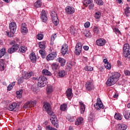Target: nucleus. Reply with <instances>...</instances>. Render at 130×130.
I'll return each instance as SVG.
<instances>
[{
    "label": "nucleus",
    "instance_id": "obj_1",
    "mask_svg": "<svg viewBox=\"0 0 130 130\" xmlns=\"http://www.w3.org/2000/svg\"><path fill=\"white\" fill-rule=\"evenodd\" d=\"M9 28L10 30V32L8 31H6L7 35L9 37H14V34L16 33V30H17V25H16V22H12L9 24Z\"/></svg>",
    "mask_w": 130,
    "mask_h": 130
},
{
    "label": "nucleus",
    "instance_id": "obj_2",
    "mask_svg": "<svg viewBox=\"0 0 130 130\" xmlns=\"http://www.w3.org/2000/svg\"><path fill=\"white\" fill-rule=\"evenodd\" d=\"M41 79H42L37 82V85L38 87L42 88V87H45V86L47 85V78L43 75Z\"/></svg>",
    "mask_w": 130,
    "mask_h": 130
},
{
    "label": "nucleus",
    "instance_id": "obj_3",
    "mask_svg": "<svg viewBox=\"0 0 130 130\" xmlns=\"http://www.w3.org/2000/svg\"><path fill=\"white\" fill-rule=\"evenodd\" d=\"M94 108L96 110H100L101 109H104V106L102 104V101L100 98H98L96 101V103L94 105Z\"/></svg>",
    "mask_w": 130,
    "mask_h": 130
},
{
    "label": "nucleus",
    "instance_id": "obj_4",
    "mask_svg": "<svg viewBox=\"0 0 130 130\" xmlns=\"http://www.w3.org/2000/svg\"><path fill=\"white\" fill-rule=\"evenodd\" d=\"M43 109L45 110L48 114H51L52 112V109H51V105L48 103H46L44 104L43 107Z\"/></svg>",
    "mask_w": 130,
    "mask_h": 130
},
{
    "label": "nucleus",
    "instance_id": "obj_5",
    "mask_svg": "<svg viewBox=\"0 0 130 130\" xmlns=\"http://www.w3.org/2000/svg\"><path fill=\"white\" fill-rule=\"evenodd\" d=\"M81 52H82V44L78 43L76 46L75 53L76 55H80Z\"/></svg>",
    "mask_w": 130,
    "mask_h": 130
},
{
    "label": "nucleus",
    "instance_id": "obj_6",
    "mask_svg": "<svg viewBox=\"0 0 130 130\" xmlns=\"http://www.w3.org/2000/svg\"><path fill=\"white\" fill-rule=\"evenodd\" d=\"M19 49V45L18 44H14L13 45L11 48H10L8 50V53H14L15 51H17Z\"/></svg>",
    "mask_w": 130,
    "mask_h": 130
},
{
    "label": "nucleus",
    "instance_id": "obj_7",
    "mask_svg": "<svg viewBox=\"0 0 130 130\" xmlns=\"http://www.w3.org/2000/svg\"><path fill=\"white\" fill-rule=\"evenodd\" d=\"M116 82L117 81L114 78L110 76L106 81V85L109 87H110V86L114 85Z\"/></svg>",
    "mask_w": 130,
    "mask_h": 130
},
{
    "label": "nucleus",
    "instance_id": "obj_8",
    "mask_svg": "<svg viewBox=\"0 0 130 130\" xmlns=\"http://www.w3.org/2000/svg\"><path fill=\"white\" fill-rule=\"evenodd\" d=\"M65 11L68 15H73L75 13V8L70 6H67Z\"/></svg>",
    "mask_w": 130,
    "mask_h": 130
},
{
    "label": "nucleus",
    "instance_id": "obj_9",
    "mask_svg": "<svg viewBox=\"0 0 130 130\" xmlns=\"http://www.w3.org/2000/svg\"><path fill=\"white\" fill-rule=\"evenodd\" d=\"M56 52H53L50 53L49 54H48L46 57L47 60H53L56 57Z\"/></svg>",
    "mask_w": 130,
    "mask_h": 130
},
{
    "label": "nucleus",
    "instance_id": "obj_10",
    "mask_svg": "<svg viewBox=\"0 0 130 130\" xmlns=\"http://www.w3.org/2000/svg\"><path fill=\"white\" fill-rule=\"evenodd\" d=\"M85 87L87 91H91L94 89V85L93 83L90 82V81H87L85 84Z\"/></svg>",
    "mask_w": 130,
    "mask_h": 130
},
{
    "label": "nucleus",
    "instance_id": "obj_11",
    "mask_svg": "<svg viewBox=\"0 0 130 130\" xmlns=\"http://www.w3.org/2000/svg\"><path fill=\"white\" fill-rule=\"evenodd\" d=\"M106 44V40L104 39H100L96 41V44L98 46H103V45H105Z\"/></svg>",
    "mask_w": 130,
    "mask_h": 130
},
{
    "label": "nucleus",
    "instance_id": "obj_12",
    "mask_svg": "<svg viewBox=\"0 0 130 130\" xmlns=\"http://www.w3.org/2000/svg\"><path fill=\"white\" fill-rule=\"evenodd\" d=\"M26 26H27V25L25 23L21 24V32L22 34H23L24 35L28 32V28L26 27Z\"/></svg>",
    "mask_w": 130,
    "mask_h": 130
},
{
    "label": "nucleus",
    "instance_id": "obj_13",
    "mask_svg": "<svg viewBox=\"0 0 130 130\" xmlns=\"http://www.w3.org/2000/svg\"><path fill=\"white\" fill-rule=\"evenodd\" d=\"M41 19L42 22L45 23L47 21V16H46V13L45 10H42L41 13Z\"/></svg>",
    "mask_w": 130,
    "mask_h": 130
},
{
    "label": "nucleus",
    "instance_id": "obj_14",
    "mask_svg": "<svg viewBox=\"0 0 130 130\" xmlns=\"http://www.w3.org/2000/svg\"><path fill=\"white\" fill-rule=\"evenodd\" d=\"M61 52L62 55H66L68 52V45L65 44L62 46V48L61 49Z\"/></svg>",
    "mask_w": 130,
    "mask_h": 130
},
{
    "label": "nucleus",
    "instance_id": "obj_15",
    "mask_svg": "<svg viewBox=\"0 0 130 130\" xmlns=\"http://www.w3.org/2000/svg\"><path fill=\"white\" fill-rule=\"evenodd\" d=\"M118 130H125L127 128V126L124 124H119L116 126Z\"/></svg>",
    "mask_w": 130,
    "mask_h": 130
},
{
    "label": "nucleus",
    "instance_id": "obj_16",
    "mask_svg": "<svg viewBox=\"0 0 130 130\" xmlns=\"http://www.w3.org/2000/svg\"><path fill=\"white\" fill-rule=\"evenodd\" d=\"M18 107H19V106L17 105V103H13V104L9 106L8 109L10 111H14V110H15L16 108H18Z\"/></svg>",
    "mask_w": 130,
    "mask_h": 130
},
{
    "label": "nucleus",
    "instance_id": "obj_17",
    "mask_svg": "<svg viewBox=\"0 0 130 130\" xmlns=\"http://www.w3.org/2000/svg\"><path fill=\"white\" fill-rule=\"evenodd\" d=\"M66 95L68 98V99H69V100H71L70 98H72V97H73V90L72 88H69L67 90Z\"/></svg>",
    "mask_w": 130,
    "mask_h": 130
},
{
    "label": "nucleus",
    "instance_id": "obj_18",
    "mask_svg": "<svg viewBox=\"0 0 130 130\" xmlns=\"http://www.w3.org/2000/svg\"><path fill=\"white\" fill-rule=\"evenodd\" d=\"M79 104L80 105V112L81 114H83L85 112V110L86 109V106L83 102H79Z\"/></svg>",
    "mask_w": 130,
    "mask_h": 130
},
{
    "label": "nucleus",
    "instance_id": "obj_19",
    "mask_svg": "<svg viewBox=\"0 0 130 130\" xmlns=\"http://www.w3.org/2000/svg\"><path fill=\"white\" fill-rule=\"evenodd\" d=\"M111 77L117 81H118L119 78L120 77V74L118 72H114L112 73Z\"/></svg>",
    "mask_w": 130,
    "mask_h": 130
},
{
    "label": "nucleus",
    "instance_id": "obj_20",
    "mask_svg": "<svg viewBox=\"0 0 130 130\" xmlns=\"http://www.w3.org/2000/svg\"><path fill=\"white\" fill-rule=\"evenodd\" d=\"M126 7L124 9V13H123V15L126 16V17H128L130 14V8L127 4H126Z\"/></svg>",
    "mask_w": 130,
    "mask_h": 130
},
{
    "label": "nucleus",
    "instance_id": "obj_21",
    "mask_svg": "<svg viewBox=\"0 0 130 130\" xmlns=\"http://www.w3.org/2000/svg\"><path fill=\"white\" fill-rule=\"evenodd\" d=\"M33 75V73L29 72V73H26L23 74L22 78L23 79H24L25 80H28L29 78L31 77V76Z\"/></svg>",
    "mask_w": 130,
    "mask_h": 130
},
{
    "label": "nucleus",
    "instance_id": "obj_22",
    "mask_svg": "<svg viewBox=\"0 0 130 130\" xmlns=\"http://www.w3.org/2000/svg\"><path fill=\"white\" fill-rule=\"evenodd\" d=\"M57 61L60 62L61 67H63L66 64V60L63 58L58 57Z\"/></svg>",
    "mask_w": 130,
    "mask_h": 130
},
{
    "label": "nucleus",
    "instance_id": "obj_23",
    "mask_svg": "<svg viewBox=\"0 0 130 130\" xmlns=\"http://www.w3.org/2000/svg\"><path fill=\"white\" fill-rule=\"evenodd\" d=\"M83 121L84 119L82 117H79L77 118V120L75 121L76 125H80V124H82V123H83Z\"/></svg>",
    "mask_w": 130,
    "mask_h": 130
},
{
    "label": "nucleus",
    "instance_id": "obj_24",
    "mask_svg": "<svg viewBox=\"0 0 130 130\" xmlns=\"http://www.w3.org/2000/svg\"><path fill=\"white\" fill-rule=\"evenodd\" d=\"M30 59L31 62L35 63L36 62V56L35 55V53H31L30 55Z\"/></svg>",
    "mask_w": 130,
    "mask_h": 130
},
{
    "label": "nucleus",
    "instance_id": "obj_25",
    "mask_svg": "<svg viewBox=\"0 0 130 130\" xmlns=\"http://www.w3.org/2000/svg\"><path fill=\"white\" fill-rule=\"evenodd\" d=\"M46 44V41H43L42 42H40L39 44V46L41 49L44 50L45 49V45Z\"/></svg>",
    "mask_w": 130,
    "mask_h": 130
},
{
    "label": "nucleus",
    "instance_id": "obj_26",
    "mask_svg": "<svg viewBox=\"0 0 130 130\" xmlns=\"http://www.w3.org/2000/svg\"><path fill=\"white\" fill-rule=\"evenodd\" d=\"M51 68L53 71H56L58 69V63L54 62L51 64Z\"/></svg>",
    "mask_w": 130,
    "mask_h": 130
},
{
    "label": "nucleus",
    "instance_id": "obj_27",
    "mask_svg": "<svg viewBox=\"0 0 130 130\" xmlns=\"http://www.w3.org/2000/svg\"><path fill=\"white\" fill-rule=\"evenodd\" d=\"M50 115V120L52 121V120H55L56 121V120H57V118H56V115H55V114H54V113H53L52 111L51 112V114H49Z\"/></svg>",
    "mask_w": 130,
    "mask_h": 130
},
{
    "label": "nucleus",
    "instance_id": "obj_28",
    "mask_svg": "<svg viewBox=\"0 0 130 130\" xmlns=\"http://www.w3.org/2000/svg\"><path fill=\"white\" fill-rule=\"evenodd\" d=\"M46 90L48 94H50V93H52L53 91V88H52V86L48 85Z\"/></svg>",
    "mask_w": 130,
    "mask_h": 130
},
{
    "label": "nucleus",
    "instance_id": "obj_29",
    "mask_svg": "<svg viewBox=\"0 0 130 130\" xmlns=\"http://www.w3.org/2000/svg\"><path fill=\"white\" fill-rule=\"evenodd\" d=\"M114 118L118 120H121L122 119V116L120 114L117 113L115 114Z\"/></svg>",
    "mask_w": 130,
    "mask_h": 130
},
{
    "label": "nucleus",
    "instance_id": "obj_30",
    "mask_svg": "<svg viewBox=\"0 0 130 130\" xmlns=\"http://www.w3.org/2000/svg\"><path fill=\"white\" fill-rule=\"evenodd\" d=\"M16 94L17 95V98H22V95L23 94V90L20 89L16 91Z\"/></svg>",
    "mask_w": 130,
    "mask_h": 130
},
{
    "label": "nucleus",
    "instance_id": "obj_31",
    "mask_svg": "<svg viewBox=\"0 0 130 130\" xmlns=\"http://www.w3.org/2000/svg\"><path fill=\"white\" fill-rule=\"evenodd\" d=\"M30 107H32V106H31V103L30 101L27 102L23 105V108H25V109H27V108H30Z\"/></svg>",
    "mask_w": 130,
    "mask_h": 130
},
{
    "label": "nucleus",
    "instance_id": "obj_32",
    "mask_svg": "<svg viewBox=\"0 0 130 130\" xmlns=\"http://www.w3.org/2000/svg\"><path fill=\"white\" fill-rule=\"evenodd\" d=\"M51 122L52 123V124H53V125H54V126H55V127H56L57 128H58L59 125H58V121L57 120H53L52 121H51Z\"/></svg>",
    "mask_w": 130,
    "mask_h": 130
},
{
    "label": "nucleus",
    "instance_id": "obj_33",
    "mask_svg": "<svg viewBox=\"0 0 130 130\" xmlns=\"http://www.w3.org/2000/svg\"><path fill=\"white\" fill-rule=\"evenodd\" d=\"M6 50L5 48H3L0 50V58L6 54Z\"/></svg>",
    "mask_w": 130,
    "mask_h": 130
},
{
    "label": "nucleus",
    "instance_id": "obj_34",
    "mask_svg": "<svg viewBox=\"0 0 130 130\" xmlns=\"http://www.w3.org/2000/svg\"><path fill=\"white\" fill-rule=\"evenodd\" d=\"M42 74L45 76H51V72H49L47 70H43L42 71Z\"/></svg>",
    "mask_w": 130,
    "mask_h": 130
},
{
    "label": "nucleus",
    "instance_id": "obj_35",
    "mask_svg": "<svg viewBox=\"0 0 130 130\" xmlns=\"http://www.w3.org/2000/svg\"><path fill=\"white\" fill-rule=\"evenodd\" d=\"M58 75L59 77L62 78L66 76V71H64V70H60L59 71Z\"/></svg>",
    "mask_w": 130,
    "mask_h": 130
},
{
    "label": "nucleus",
    "instance_id": "obj_36",
    "mask_svg": "<svg viewBox=\"0 0 130 130\" xmlns=\"http://www.w3.org/2000/svg\"><path fill=\"white\" fill-rule=\"evenodd\" d=\"M68 108V105L67 104H64L63 105H61L60 107V110L61 111H64Z\"/></svg>",
    "mask_w": 130,
    "mask_h": 130
},
{
    "label": "nucleus",
    "instance_id": "obj_37",
    "mask_svg": "<svg viewBox=\"0 0 130 130\" xmlns=\"http://www.w3.org/2000/svg\"><path fill=\"white\" fill-rule=\"evenodd\" d=\"M123 114L125 119H128V118H129V113H128V111H125L123 112Z\"/></svg>",
    "mask_w": 130,
    "mask_h": 130
},
{
    "label": "nucleus",
    "instance_id": "obj_38",
    "mask_svg": "<svg viewBox=\"0 0 130 130\" xmlns=\"http://www.w3.org/2000/svg\"><path fill=\"white\" fill-rule=\"evenodd\" d=\"M42 5V3L40 1L38 0L35 3V7L36 8H40L41 7V5Z\"/></svg>",
    "mask_w": 130,
    "mask_h": 130
},
{
    "label": "nucleus",
    "instance_id": "obj_39",
    "mask_svg": "<svg viewBox=\"0 0 130 130\" xmlns=\"http://www.w3.org/2000/svg\"><path fill=\"white\" fill-rule=\"evenodd\" d=\"M94 17L95 18V19L99 20V19H100V18L101 17V13H100V12H96L94 14Z\"/></svg>",
    "mask_w": 130,
    "mask_h": 130
},
{
    "label": "nucleus",
    "instance_id": "obj_40",
    "mask_svg": "<svg viewBox=\"0 0 130 130\" xmlns=\"http://www.w3.org/2000/svg\"><path fill=\"white\" fill-rule=\"evenodd\" d=\"M84 70L87 72H92V71H93V68L91 66H86L85 67Z\"/></svg>",
    "mask_w": 130,
    "mask_h": 130
},
{
    "label": "nucleus",
    "instance_id": "obj_41",
    "mask_svg": "<svg viewBox=\"0 0 130 130\" xmlns=\"http://www.w3.org/2000/svg\"><path fill=\"white\" fill-rule=\"evenodd\" d=\"M95 117V114H94V112H92L90 113L89 116L88 117V119L91 121L93 118Z\"/></svg>",
    "mask_w": 130,
    "mask_h": 130
},
{
    "label": "nucleus",
    "instance_id": "obj_42",
    "mask_svg": "<svg viewBox=\"0 0 130 130\" xmlns=\"http://www.w3.org/2000/svg\"><path fill=\"white\" fill-rule=\"evenodd\" d=\"M42 77H43V75H41L39 77H32V80H34V81H38V82H39V81L42 80Z\"/></svg>",
    "mask_w": 130,
    "mask_h": 130
},
{
    "label": "nucleus",
    "instance_id": "obj_43",
    "mask_svg": "<svg viewBox=\"0 0 130 130\" xmlns=\"http://www.w3.org/2000/svg\"><path fill=\"white\" fill-rule=\"evenodd\" d=\"M95 3L97 4V5H99L100 6H103V1L102 0H94Z\"/></svg>",
    "mask_w": 130,
    "mask_h": 130
},
{
    "label": "nucleus",
    "instance_id": "obj_44",
    "mask_svg": "<svg viewBox=\"0 0 130 130\" xmlns=\"http://www.w3.org/2000/svg\"><path fill=\"white\" fill-rule=\"evenodd\" d=\"M39 53L42 55V58H45V52L42 50H40Z\"/></svg>",
    "mask_w": 130,
    "mask_h": 130
},
{
    "label": "nucleus",
    "instance_id": "obj_45",
    "mask_svg": "<svg viewBox=\"0 0 130 130\" xmlns=\"http://www.w3.org/2000/svg\"><path fill=\"white\" fill-rule=\"evenodd\" d=\"M20 52L24 53L27 50V48L25 46H22L19 48Z\"/></svg>",
    "mask_w": 130,
    "mask_h": 130
},
{
    "label": "nucleus",
    "instance_id": "obj_46",
    "mask_svg": "<svg viewBox=\"0 0 130 130\" xmlns=\"http://www.w3.org/2000/svg\"><path fill=\"white\" fill-rule=\"evenodd\" d=\"M37 38L39 40H42L43 39V35L42 34H39L37 36Z\"/></svg>",
    "mask_w": 130,
    "mask_h": 130
},
{
    "label": "nucleus",
    "instance_id": "obj_47",
    "mask_svg": "<svg viewBox=\"0 0 130 130\" xmlns=\"http://www.w3.org/2000/svg\"><path fill=\"white\" fill-rule=\"evenodd\" d=\"M4 62H5V60L0 59V69H2H2H4Z\"/></svg>",
    "mask_w": 130,
    "mask_h": 130
},
{
    "label": "nucleus",
    "instance_id": "obj_48",
    "mask_svg": "<svg viewBox=\"0 0 130 130\" xmlns=\"http://www.w3.org/2000/svg\"><path fill=\"white\" fill-rule=\"evenodd\" d=\"M51 17L52 18H55V17H57V14H56V12L54 11H52L51 13Z\"/></svg>",
    "mask_w": 130,
    "mask_h": 130
},
{
    "label": "nucleus",
    "instance_id": "obj_49",
    "mask_svg": "<svg viewBox=\"0 0 130 130\" xmlns=\"http://www.w3.org/2000/svg\"><path fill=\"white\" fill-rule=\"evenodd\" d=\"M105 67L106 69H107V70H110L111 69V64H110V63H107L105 64Z\"/></svg>",
    "mask_w": 130,
    "mask_h": 130
},
{
    "label": "nucleus",
    "instance_id": "obj_50",
    "mask_svg": "<svg viewBox=\"0 0 130 130\" xmlns=\"http://www.w3.org/2000/svg\"><path fill=\"white\" fill-rule=\"evenodd\" d=\"M93 31L94 33H96V34H98V33L100 32V30H99V28L96 26L94 27Z\"/></svg>",
    "mask_w": 130,
    "mask_h": 130
},
{
    "label": "nucleus",
    "instance_id": "obj_51",
    "mask_svg": "<svg viewBox=\"0 0 130 130\" xmlns=\"http://www.w3.org/2000/svg\"><path fill=\"white\" fill-rule=\"evenodd\" d=\"M85 36L87 38H91V37H92V36L91 35V32L89 31H86V33L85 34Z\"/></svg>",
    "mask_w": 130,
    "mask_h": 130
},
{
    "label": "nucleus",
    "instance_id": "obj_52",
    "mask_svg": "<svg viewBox=\"0 0 130 130\" xmlns=\"http://www.w3.org/2000/svg\"><path fill=\"white\" fill-rule=\"evenodd\" d=\"M30 102L31 107H34V106H36V104H37V102L36 101H30Z\"/></svg>",
    "mask_w": 130,
    "mask_h": 130
},
{
    "label": "nucleus",
    "instance_id": "obj_53",
    "mask_svg": "<svg viewBox=\"0 0 130 130\" xmlns=\"http://www.w3.org/2000/svg\"><path fill=\"white\" fill-rule=\"evenodd\" d=\"M113 31L116 33V34H120V31H119V29L117 28H114L113 29Z\"/></svg>",
    "mask_w": 130,
    "mask_h": 130
},
{
    "label": "nucleus",
    "instance_id": "obj_54",
    "mask_svg": "<svg viewBox=\"0 0 130 130\" xmlns=\"http://www.w3.org/2000/svg\"><path fill=\"white\" fill-rule=\"evenodd\" d=\"M67 119L69 121H71V122H73L75 120L74 117H68Z\"/></svg>",
    "mask_w": 130,
    "mask_h": 130
},
{
    "label": "nucleus",
    "instance_id": "obj_55",
    "mask_svg": "<svg viewBox=\"0 0 130 130\" xmlns=\"http://www.w3.org/2000/svg\"><path fill=\"white\" fill-rule=\"evenodd\" d=\"M70 32L72 34H73V35H75V34L76 33L75 32V29H74V27H70Z\"/></svg>",
    "mask_w": 130,
    "mask_h": 130
},
{
    "label": "nucleus",
    "instance_id": "obj_56",
    "mask_svg": "<svg viewBox=\"0 0 130 130\" xmlns=\"http://www.w3.org/2000/svg\"><path fill=\"white\" fill-rule=\"evenodd\" d=\"M23 77H20L18 80V84L20 85V84H22L23 83Z\"/></svg>",
    "mask_w": 130,
    "mask_h": 130
},
{
    "label": "nucleus",
    "instance_id": "obj_57",
    "mask_svg": "<svg viewBox=\"0 0 130 130\" xmlns=\"http://www.w3.org/2000/svg\"><path fill=\"white\" fill-rule=\"evenodd\" d=\"M31 90L33 91V92H36V91H37V88L36 86H35V85H32L31 86Z\"/></svg>",
    "mask_w": 130,
    "mask_h": 130
},
{
    "label": "nucleus",
    "instance_id": "obj_58",
    "mask_svg": "<svg viewBox=\"0 0 130 130\" xmlns=\"http://www.w3.org/2000/svg\"><path fill=\"white\" fill-rule=\"evenodd\" d=\"M53 23L55 26H57V25H58V24L59 23V20L57 19V20H55V21H53Z\"/></svg>",
    "mask_w": 130,
    "mask_h": 130
},
{
    "label": "nucleus",
    "instance_id": "obj_59",
    "mask_svg": "<svg viewBox=\"0 0 130 130\" xmlns=\"http://www.w3.org/2000/svg\"><path fill=\"white\" fill-rule=\"evenodd\" d=\"M84 27L85 28H89V27H90V22H86L85 24H84Z\"/></svg>",
    "mask_w": 130,
    "mask_h": 130
},
{
    "label": "nucleus",
    "instance_id": "obj_60",
    "mask_svg": "<svg viewBox=\"0 0 130 130\" xmlns=\"http://www.w3.org/2000/svg\"><path fill=\"white\" fill-rule=\"evenodd\" d=\"M55 38H56V34L53 35L51 37V40L53 41Z\"/></svg>",
    "mask_w": 130,
    "mask_h": 130
},
{
    "label": "nucleus",
    "instance_id": "obj_61",
    "mask_svg": "<svg viewBox=\"0 0 130 130\" xmlns=\"http://www.w3.org/2000/svg\"><path fill=\"white\" fill-rule=\"evenodd\" d=\"M46 128L47 130H52V128H53V127L50 126V125H48L46 126Z\"/></svg>",
    "mask_w": 130,
    "mask_h": 130
},
{
    "label": "nucleus",
    "instance_id": "obj_62",
    "mask_svg": "<svg viewBox=\"0 0 130 130\" xmlns=\"http://www.w3.org/2000/svg\"><path fill=\"white\" fill-rule=\"evenodd\" d=\"M67 67H68V69H72L73 68V63H67Z\"/></svg>",
    "mask_w": 130,
    "mask_h": 130
},
{
    "label": "nucleus",
    "instance_id": "obj_63",
    "mask_svg": "<svg viewBox=\"0 0 130 130\" xmlns=\"http://www.w3.org/2000/svg\"><path fill=\"white\" fill-rule=\"evenodd\" d=\"M117 64L118 67H121V66H123V63H122V62H121L120 60L117 61Z\"/></svg>",
    "mask_w": 130,
    "mask_h": 130
},
{
    "label": "nucleus",
    "instance_id": "obj_64",
    "mask_svg": "<svg viewBox=\"0 0 130 130\" xmlns=\"http://www.w3.org/2000/svg\"><path fill=\"white\" fill-rule=\"evenodd\" d=\"M124 74L126 75V76H130V72L128 70H125L124 71Z\"/></svg>",
    "mask_w": 130,
    "mask_h": 130
}]
</instances>
